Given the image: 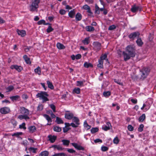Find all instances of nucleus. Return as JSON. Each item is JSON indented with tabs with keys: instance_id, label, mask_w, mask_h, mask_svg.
I'll list each match as a JSON object with an SVG mask.
<instances>
[{
	"instance_id": "obj_1",
	"label": "nucleus",
	"mask_w": 156,
	"mask_h": 156,
	"mask_svg": "<svg viewBox=\"0 0 156 156\" xmlns=\"http://www.w3.org/2000/svg\"><path fill=\"white\" fill-rule=\"evenodd\" d=\"M124 60L126 61L129 59L131 57L135 56L134 47L133 45H129L126 47V52H123Z\"/></svg>"
},
{
	"instance_id": "obj_2",
	"label": "nucleus",
	"mask_w": 156,
	"mask_h": 156,
	"mask_svg": "<svg viewBox=\"0 0 156 156\" xmlns=\"http://www.w3.org/2000/svg\"><path fill=\"white\" fill-rule=\"evenodd\" d=\"M19 112L21 115H19L18 118L20 120L25 119L27 120L30 119L28 115L30 114L29 110L23 107H20L19 108Z\"/></svg>"
},
{
	"instance_id": "obj_3",
	"label": "nucleus",
	"mask_w": 156,
	"mask_h": 156,
	"mask_svg": "<svg viewBox=\"0 0 156 156\" xmlns=\"http://www.w3.org/2000/svg\"><path fill=\"white\" fill-rule=\"evenodd\" d=\"M39 2V0H32L31 4L29 6L30 10L32 12L37 11Z\"/></svg>"
},
{
	"instance_id": "obj_4",
	"label": "nucleus",
	"mask_w": 156,
	"mask_h": 156,
	"mask_svg": "<svg viewBox=\"0 0 156 156\" xmlns=\"http://www.w3.org/2000/svg\"><path fill=\"white\" fill-rule=\"evenodd\" d=\"M36 96L37 98H39L40 99H42L43 102L49 101L48 99L47 98L48 95L46 92L41 91L38 93Z\"/></svg>"
},
{
	"instance_id": "obj_5",
	"label": "nucleus",
	"mask_w": 156,
	"mask_h": 156,
	"mask_svg": "<svg viewBox=\"0 0 156 156\" xmlns=\"http://www.w3.org/2000/svg\"><path fill=\"white\" fill-rule=\"evenodd\" d=\"M150 71V69L147 68H144L141 71V79H144L146 77Z\"/></svg>"
},
{
	"instance_id": "obj_6",
	"label": "nucleus",
	"mask_w": 156,
	"mask_h": 156,
	"mask_svg": "<svg viewBox=\"0 0 156 156\" xmlns=\"http://www.w3.org/2000/svg\"><path fill=\"white\" fill-rule=\"evenodd\" d=\"M141 10L142 7L140 6L134 5L132 6L131 11L133 13H136L138 11H140Z\"/></svg>"
},
{
	"instance_id": "obj_7",
	"label": "nucleus",
	"mask_w": 156,
	"mask_h": 156,
	"mask_svg": "<svg viewBox=\"0 0 156 156\" xmlns=\"http://www.w3.org/2000/svg\"><path fill=\"white\" fill-rule=\"evenodd\" d=\"M106 125H104L102 126V129L105 131L109 130L112 127L110 123L109 122H107Z\"/></svg>"
},
{
	"instance_id": "obj_8",
	"label": "nucleus",
	"mask_w": 156,
	"mask_h": 156,
	"mask_svg": "<svg viewBox=\"0 0 156 156\" xmlns=\"http://www.w3.org/2000/svg\"><path fill=\"white\" fill-rule=\"evenodd\" d=\"M140 35V33L138 32H135L132 33L129 35V38L133 40L135 38L138 37Z\"/></svg>"
},
{
	"instance_id": "obj_9",
	"label": "nucleus",
	"mask_w": 156,
	"mask_h": 156,
	"mask_svg": "<svg viewBox=\"0 0 156 156\" xmlns=\"http://www.w3.org/2000/svg\"><path fill=\"white\" fill-rule=\"evenodd\" d=\"M10 68L12 69H15L18 72H20L23 69L22 67L21 66L17 65H12Z\"/></svg>"
},
{
	"instance_id": "obj_10",
	"label": "nucleus",
	"mask_w": 156,
	"mask_h": 156,
	"mask_svg": "<svg viewBox=\"0 0 156 156\" xmlns=\"http://www.w3.org/2000/svg\"><path fill=\"white\" fill-rule=\"evenodd\" d=\"M71 144L76 149L79 150H83L84 148L80 145L76 143H71Z\"/></svg>"
},
{
	"instance_id": "obj_11",
	"label": "nucleus",
	"mask_w": 156,
	"mask_h": 156,
	"mask_svg": "<svg viewBox=\"0 0 156 156\" xmlns=\"http://www.w3.org/2000/svg\"><path fill=\"white\" fill-rule=\"evenodd\" d=\"M10 109L8 107H4L0 109V112L3 114H6L9 112Z\"/></svg>"
},
{
	"instance_id": "obj_12",
	"label": "nucleus",
	"mask_w": 156,
	"mask_h": 156,
	"mask_svg": "<svg viewBox=\"0 0 156 156\" xmlns=\"http://www.w3.org/2000/svg\"><path fill=\"white\" fill-rule=\"evenodd\" d=\"M48 140L50 141L51 143H53L55 142L56 139L57 137L55 136L49 135L48 136Z\"/></svg>"
},
{
	"instance_id": "obj_13",
	"label": "nucleus",
	"mask_w": 156,
	"mask_h": 156,
	"mask_svg": "<svg viewBox=\"0 0 156 156\" xmlns=\"http://www.w3.org/2000/svg\"><path fill=\"white\" fill-rule=\"evenodd\" d=\"M65 117L66 119L70 120L73 119V115L72 113H66L65 114Z\"/></svg>"
},
{
	"instance_id": "obj_14",
	"label": "nucleus",
	"mask_w": 156,
	"mask_h": 156,
	"mask_svg": "<svg viewBox=\"0 0 156 156\" xmlns=\"http://www.w3.org/2000/svg\"><path fill=\"white\" fill-rule=\"evenodd\" d=\"M16 31L18 34L22 37H23L26 35V32L25 31L23 30H19L18 29H17Z\"/></svg>"
},
{
	"instance_id": "obj_15",
	"label": "nucleus",
	"mask_w": 156,
	"mask_h": 156,
	"mask_svg": "<svg viewBox=\"0 0 156 156\" xmlns=\"http://www.w3.org/2000/svg\"><path fill=\"white\" fill-rule=\"evenodd\" d=\"M93 45L94 46V48L97 49V50H99L101 48V44L97 42H95L93 43Z\"/></svg>"
},
{
	"instance_id": "obj_16",
	"label": "nucleus",
	"mask_w": 156,
	"mask_h": 156,
	"mask_svg": "<svg viewBox=\"0 0 156 156\" xmlns=\"http://www.w3.org/2000/svg\"><path fill=\"white\" fill-rule=\"evenodd\" d=\"M81 57V55L80 54H78L76 55H73L71 56L72 59L73 60H74L75 59H79Z\"/></svg>"
},
{
	"instance_id": "obj_17",
	"label": "nucleus",
	"mask_w": 156,
	"mask_h": 156,
	"mask_svg": "<svg viewBox=\"0 0 156 156\" xmlns=\"http://www.w3.org/2000/svg\"><path fill=\"white\" fill-rule=\"evenodd\" d=\"M72 121L73 122H75L77 125L80 124L79 119L76 117H73L72 119Z\"/></svg>"
},
{
	"instance_id": "obj_18",
	"label": "nucleus",
	"mask_w": 156,
	"mask_h": 156,
	"mask_svg": "<svg viewBox=\"0 0 156 156\" xmlns=\"http://www.w3.org/2000/svg\"><path fill=\"white\" fill-rule=\"evenodd\" d=\"M85 29L87 31L91 32L94 30V28L93 27L90 26H87L85 27Z\"/></svg>"
},
{
	"instance_id": "obj_19",
	"label": "nucleus",
	"mask_w": 156,
	"mask_h": 156,
	"mask_svg": "<svg viewBox=\"0 0 156 156\" xmlns=\"http://www.w3.org/2000/svg\"><path fill=\"white\" fill-rule=\"evenodd\" d=\"M29 132L30 133H32L34 132L36 130V128L34 126H30L28 128Z\"/></svg>"
},
{
	"instance_id": "obj_20",
	"label": "nucleus",
	"mask_w": 156,
	"mask_h": 156,
	"mask_svg": "<svg viewBox=\"0 0 156 156\" xmlns=\"http://www.w3.org/2000/svg\"><path fill=\"white\" fill-rule=\"evenodd\" d=\"M52 147L59 151H62L63 150V148L59 145H53L52 146Z\"/></svg>"
},
{
	"instance_id": "obj_21",
	"label": "nucleus",
	"mask_w": 156,
	"mask_h": 156,
	"mask_svg": "<svg viewBox=\"0 0 156 156\" xmlns=\"http://www.w3.org/2000/svg\"><path fill=\"white\" fill-rule=\"evenodd\" d=\"M56 46L59 49H63L65 48V46L60 43H58L56 44Z\"/></svg>"
},
{
	"instance_id": "obj_22",
	"label": "nucleus",
	"mask_w": 156,
	"mask_h": 156,
	"mask_svg": "<svg viewBox=\"0 0 156 156\" xmlns=\"http://www.w3.org/2000/svg\"><path fill=\"white\" fill-rule=\"evenodd\" d=\"M82 8L84 9L87 10V12H88L89 13H91L90 8L88 5H85L83 6Z\"/></svg>"
},
{
	"instance_id": "obj_23",
	"label": "nucleus",
	"mask_w": 156,
	"mask_h": 156,
	"mask_svg": "<svg viewBox=\"0 0 156 156\" xmlns=\"http://www.w3.org/2000/svg\"><path fill=\"white\" fill-rule=\"evenodd\" d=\"M136 42L138 45L139 46H141L143 44L140 38H138Z\"/></svg>"
},
{
	"instance_id": "obj_24",
	"label": "nucleus",
	"mask_w": 156,
	"mask_h": 156,
	"mask_svg": "<svg viewBox=\"0 0 156 156\" xmlns=\"http://www.w3.org/2000/svg\"><path fill=\"white\" fill-rule=\"evenodd\" d=\"M90 37H86L85 39L82 41V42L85 45L88 44L90 41Z\"/></svg>"
},
{
	"instance_id": "obj_25",
	"label": "nucleus",
	"mask_w": 156,
	"mask_h": 156,
	"mask_svg": "<svg viewBox=\"0 0 156 156\" xmlns=\"http://www.w3.org/2000/svg\"><path fill=\"white\" fill-rule=\"evenodd\" d=\"M83 66L86 68H88L89 67H93V65L91 63L87 62H86L84 63Z\"/></svg>"
},
{
	"instance_id": "obj_26",
	"label": "nucleus",
	"mask_w": 156,
	"mask_h": 156,
	"mask_svg": "<svg viewBox=\"0 0 156 156\" xmlns=\"http://www.w3.org/2000/svg\"><path fill=\"white\" fill-rule=\"evenodd\" d=\"M146 118L145 115L144 114H143L140 116L138 119L139 121L140 122H143Z\"/></svg>"
},
{
	"instance_id": "obj_27",
	"label": "nucleus",
	"mask_w": 156,
	"mask_h": 156,
	"mask_svg": "<svg viewBox=\"0 0 156 156\" xmlns=\"http://www.w3.org/2000/svg\"><path fill=\"white\" fill-rule=\"evenodd\" d=\"M80 92V89L78 87L75 88L73 91V93L74 94H79Z\"/></svg>"
},
{
	"instance_id": "obj_28",
	"label": "nucleus",
	"mask_w": 156,
	"mask_h": 156,
	"mask_svg": "<svg viewBox=\"0 0 156 156\" xmlns=\"http://www.w3.org/2000/svg\"><path fill=\"white\" fill-rule=\"evenodd\" d=\"M83 126L84 128L87 130L90 129L91 128V126L88 125L86 121L84 122Z\"/></svg>"
},
{
	"instance_id": "obj_29",
	"label": "nucleus",
	"mask_w": 156,
	"mask_h": 156,
	"mask_svg": "<svg viewBox=\"0 0 156 156\" xmlns=\"http://www.w3.org/2000/svg\"><path fill=\"white\" fill-rule=\"evenodd\" d=\"M23 58L27 63L29 64H30L31 62L30 61V59L28 57L27 55H24L23 57Z\"/></svg>"
},
{
	"instance_id": "obj_30",
	"label": "nucleus",
	"mask_w": 156,
	"mask_h": 156,
	"mask_svg": "<svg viewBox=\"0 0 156 156\" xmlns=\"http://www.w3.org/2000/svg\"><path fill=\"white\" fill-rule=\"evenodd\" d=\"M48 154V151H44L41 152L39 155V156H47Z\"/></svg>"
},
{
	"instance_id": "obj_31",
	"label": "nucleus",
	"mask_w": 156,
	"mask_h": 156,
	"mask_svg": "<svg viewBox=\"0 0 156 156\" xmlns=\"http://www.w3.org/2000/svg\"><path fill=\"white\" fill-rule=\"evenodd\" d=\"M82 18V16L81 14L79 13H77L76 16V19L77 21L80 20Z\"/></svg>"
},
{
	"instance_id": "obj_32",
	"label": "nucleus",
	"mask_w": 156,
	"mask_h": 156,
	"mask_svg": "<svg viewBox=\"0 0 156 156\" xmlns=\"http://www.w3.org/2000/svg\"><path fill=\"white\" fill-rule=\"evenodd\" d=\"M75 14V12L74 10H71L69 13V16L71 18L74 17Z\"/></svg>"
},
{
	"instance_id": "obj_33",
	"label": "nucleus",
	"mask_w": 156,
	"mask_h": 156,
	"mask_svg": "<svg viewBox=\"0 0 156 156\" xmlns=\"http://www.w3.org/2000/svg\"><path fill=\"white\" fill-rule=\"evenodd\" d=\"M47 83L48 85V87L49 88H50L51 89H54V86L51 82L49 81H47Z\"/></svg>"
},
{
	"instance_id": "obj_34",
	"label": "nucleus",
	"mask_w": 156,
	"mask_h": 156,
	"mask_svg": "<svg viewBox=\"0 0 156 156\" xmlns=\"http://www.w3.org/2000/svg\"><path fill=\"white\" fill-rule=\"evenodd\" d=\"M62 142L63 145L66 146H68L70 143V141L69 140H62Z\"/></svg>"
},
{
	"instance_id": "obj_35",
	"label": "nucleus",
	"mask_w": 156,
	"mask_h": 156,
	"mask_svg": "<svg viewBox=\"0 0 156 156\" xmlns=\"http://www.w3.org/2000/svg\"><path fill=\"white\" fill-rule=\"evenodd\" d=\"M34 71L36 73H37L39 75L41 74V68L39 66L35 69Z\"/></svg>"
},
{
	"instance_id": "obj_36",
	"label": "nucleus",
	"mask_w": 156,
	"mask_h": 156,
	"mask_svg": "<svg viewBox=\"0 0 156 156\" xmlns=\"http://www.w3.org/2000/svg\"><path fill=\"white\" fill-rule=\"evenodd\" d=\"M44 116L45 118L48 122H52L51 119L48 115H44Z\"/></svg>"
},
{
	"instance_id": "obj_37",
	"label": "nucleus",
	"mask_w": 156,
	"mask_h": 156,
	"mask_svg": "<svg viewBox=\"0 0 156 156\" xmlns=\"http://www.w3.org/2000/svg\"><path fill=\"white\" fill-rule=\"evenodd\" d=\"M10 122L13 125L14 127L16 126L17 124V121L14 119H11L10 120Z\"/></svg>"
},
{
	"instance_id": "obj_38",
	"label": "nucleus",
	"mask_w": 156,
	"mask_h": 156,
	"mask_svg": "<svg viewBox=\"0 0 156 156\" xmlns=\"http://www.w3.org/2000/svg\"><path fill=\"white\" fill-rule=\"evenodd\" d=\"M54 130L57 132H60L61 131V128L58 126H55L53 128Z\"/></svg>"
},
{
	"instance_id": "obj_39",
	"label": "nucleus",
	"mask_w": 156,
	"mask_h": 156,
	"mask_svg": "<svg viewBox=\"0 0 156 156\" xmlns=\"http://www.w3.org/2000/svg\"><path fill=\"white\" fill-rule=\"evenodd\" d=\"M56 122L58 124H61L63 123V122L62 119L58 117H56Z\"/></svg>"
},
{
	"instance_id": "obj_40",
	"label": "nucleus",
	"mask_w": 156,
	"mask_h": 156,
	"mask_svg": "<svg viewBox=\"0 0 156 156\" xmlns=\"http://www.w3.org/2000/svg\"><path fill=\"white\" fill-rule=\"evenodd\" d=\"M22 132H16L12 134V136H15L16 137H18L20 135H22Z\"/></svg>"
},
{
	"instance_id": "obj_41",
	"label": "nucleus",
	"mask_w": 156,
	"mask_h": 156,
	"mask_svg": "<svg viewBox=\"0 0 156 156\" xmlns=\"http://www.w3.org/2000/svg\"><path fill=\"white\" fill-rule=\"evenodd\" d=\"M98 130V129L97 127L93 128L91 129V132L92 133H94L97 132Z\"/></svg>"
},
{
	"instance_id": "obj_42",
	"label": "nucleus",
	"mask_w": 156,
	"mask_h": 156,
	"mask_svg": "<svg viewBox=\"0 0 156 156\" xmlns=\"http://www.w3.org/2000/svg\"><path fill=\"white\" fill-rule=\"evenodd\" d=\"M76 86L78 87L83 86L84 82L82 81H77Z\"/></svg>"
},
{
	"instance_id": "obj_43",
	"label": "nucleus",
	"mask_w": 156,
	"mask_h": 156,
	"mask_svg": "<svg viewBox=\"0 0 156 156\" xmlns=\"http://www.w3.org/2000/svg\"><path fill=\"white\" fill-rule=\"evenodd\" d=\"M19 97L18 96L16 95L11 97L10 98L12 101H14L15 100H16Z\"/></svg>"
},
{
	"instance_id": "obj_44",
	"label": "nucleus",
	"mask_w": 156,
	"mask_h": 156,
	"mask_svg": "<svg viewBox=\"0 0 156 156\" xmlns=\"http://www.w3.org/2000/svg\"><path fill=\"white\" fill-rule=\"evenodd\" d=\"M37 148L32 147H30L28 149L29 150L30 152H32L34 153H36V150H37Z\"/></svg>"
},
{
	"instance_id": "obj_45",
	"label": "nucleus",
	"mask_w": 156,
	"mask_h": 156,
	"mask_svg": "<svg viewBox=\"0 0 156 156\" xmlns=\"http://www.w3.org/2000/svg\"><path fill=\"white\" fill-rule=\"evenodd\" d=\"M113 142L115 144H118L119 142V140L118 137L117 136L115 137L113 140Z\"/></svg>"
},
{
	"instance_id": "obj_46",
	"label": "nucleus",
	"mask_w": 156,
	"mask_h": 156,
	"mask_svg": "<svg viewBox=\"0 0 156 156\" xmlns=\"http://www.w3.org/2000/svg\"><path fill=\"white\" fill-rule=\"evenodd\" d=\"M99 9L100 8L97 5H96L95 13H97L98 14H99L100 13Z\"/></svg>"
},
{
	"instance_id": "obj_47",
	"label": "nucleus",
	"mask_w": 156,
	"mask_h": 156,
	"mask_svg": "<svg viewBox=\"0 0 156 156\" xmlns=\"http://www.w3.org/2000/svg\"><path fill=\"white\" fill-rule=\"evenodd\" d=\"M19 128L20 129H26V128L25 127V123L23 122L21 125H20Z\"/></svg>"
},
{
	"instance_id": "obj_48",
	"label": "nucleus",
	"mask_w": 156,
	"mask_h": 156,
	"mask_svg": "<svg viewBox=\"0 0 156 156\" xmlns=\"http://www.w3.org/2000/svg\"><path fill=\"white\" fill-rule=\"evenodd\" d=\"M110 92L109 91L104 92L103 93V95L105 97H108L110 95Z\"/></svg>"
},
{
	"instance_id": "obj_49",
	"label": "nucleus",
	"mask_w": 156,
	"mask_h": 156,
	"mask_svg": "<svg viewBox=\"0 0 156 156\" xmlns=\"http://www.w3.org/2000/svg\"><path fill=\"white\" fill-rule=\"evenodd\" d=\"M114 81L115 83H117V84H118L120 85H123L122 83L121 82V81L120 80H117L116 79H114Z\"/></svg>"
},
{
	"instance_id": "obj_50",
	"label": "nucleus",
	"mask_w": 156,
	"mask_h": 156,
	"mask_svg": "<svg viewBox=\"0 0 156 156\" xmlns=\"http://www.w3.org/2000/svg\"><path fill=\"white\" fill-rule=\"evenodd\" d=\"M13 89V87L12 86H10L6 88V90H7V92L10 91Z\"/></svg>"
},
{
	"instance_id": "obj_51",
	"label": "nucleus",
	"mask_w": 156,
	"mask_h": 156,
	"mask_svg": "<svg viewBox=\"0 0 156 156\" xmlns=\"http://www.w3.org/2000/svg\"><path fill=\"white\" fill-rule=\"evenodd\" d=\"M144 126L143 124H141L140 125L138 129V131L139 132H142L143 130V128Z\"/></svg>"
},
{
	"instance_id": "obj_52",
	"label": "nucleus",
	"mask_w": 156,
	"mask_h": 156,
	"mask_svg": "<svg viewBox=\"0 0 156 156\" xmlns=\"http://www.w3.org/2000/svg\"><path fill=\"white\" fill-rule=\"evenodd\" d=\"M50 108L52 109L53 112H56L55 111V106L53 104H51L49 105Z\"/></svg>"
},
{
	"instance_id": "obj_53",
	"label": "nucleus",
	"mask_w": 156,
	"mask_h": 156,
	"mask_svg": "<svg viewBox=\"0 0 156 156\" xmlns=\"http://www.w3.org/2000/svg\"><path fill=\"white\" fill-rule=\"evenodd\" d=\"M67 151L69 153H74L76 152L75 150L73 149H67Z\"/></svg>"
},
{
	"instance_id": "obj_54",
	"label": "nucleus",
	"mask_w": 156,
	"mask_h": 156,
	"mask_svg": "<svg viewBox=\"0 0 156 156\" xmlns=\"http://www.w3.org/2000/svg\"><path fill=\"white\" fill-rule=\"evenodd\" d=\"M108 149V148L105 146H103L101 147V150L102 151H107Z\"/></svg>"
},
{
	"instance_id": "obj_55",
	"label": "nucleus",
	"mask_w": 156,
	"mask_h": 156,
	"mask_svg": "<svg viewBox=\"0 0 156 156\" xmlns=\"http://www.w3.org/2000/svg\"><path fill=\"white\" fill-rule=\"evenodd\" d=\"M32 47H26L24 48V50L26 52H28L32 48Z\"/></svg>"
},
{
	"instance_id": "obj_56",
	"label": "nucleus",
	"mask_w": 156,
	"mask_h": 156,
	"mask_svg": "<svg viewBox=\"0 0 156 156\" xmlns=\"http://www.w3.org/2000/svg\"><path fill=\"white\" fill-rule=\"evenodd\" d=\"M45 23V21L43 20H41L38 21L37 23L39 25H41V24H44Z\"/></svg>"
},
{
	"instance_id": "obj_57",
	"label": "nucleus",
	"mask_w": 156,
	"mask_h": 156,
	"mask_svg": "<svg viewBox=\"0 0 156 156\" xmlns=\"http://www.w3.org/2000/svg\"><path fill=\"white\" fill-rule=\"evenodd\" d=\"M115 28H116V27H115V26L114 25H112V26H110L108 28V29L109 30H112L115 29Z\"/></svg>"
},
{
	"instance_id": "obj_58",
	"label": "nucleus",
	"mask_w": 156,
	"mask_h": 156,
	"mask_svg": "<svg viewBox=\"0 0 156 156\" xmlns=\"http://www.w3.org/2000/svg\"><path fill=\"white\" fill-rule=\"evenodd\" d=\"M53 30V29L51 26H49L47 29V31L48 33L51 32Z\"/></svg>"
},
{
	"instance_id": "obj_59",
	"label": "nucleus",
	"mask_w": 156,
	"mask_h": 156,
	"mask_svg": "<svg viewBox=\"0 0 156 156\" xmlns=\"http://www.w3.org/2000/svg\"><path fill=\"white\" fill-rule=\"evenodd\" d=\"M59 13L61 15H64L66 13V11L64 9H61L59 11Z\"/></svg>"
},
{
	"instance_id": "obj_60",
	"label": "nucleus",
	"mask_w": 156,
	"mask_h": 156,
	"mask_svg": "<svg viewBox=\"0 0 156 156\" xmlns=\"http://www.w3.org/2000/svg\"><path fill=\"white\" fill-rule=\"evenodd\" d=\"M128 128L129 131H132L133 130V127L130 125H129L128 126Z\"/></svg>"
},
{
	"instance_id": "obj_61",
	"label": "nucleus",
	"mask_w": 156,
	"mask_h": 156,
	"mask_svg": "<svg viewBox=\"0 0 156 156\" xmlns=\"http://www.w3.org/2000/svg\"><path fill=\"white\" fill-rule=\"evenodd\" d=\"M69 128H67L65 127L64 128H63V131L64 133L67 132L69 130Z\"/></svg>"
},
{
	"instance_id": "obj_62",
	"label": "nucleus",
	"mask_w": 156,
	"mask_h": 156,
	"mask_svg": "<svg viewBox=\"0 0 156 156\" xmlns=\"http://www.w3.org/2000/svg\"><path fill=\"white\" fill-rule=\"evenodd\" d=\"M79 125H77L76 124H75L73 122H72L70 123V126H72V127L74 128H76Z\"/></svg>"
},
{
	"instance_id": "obj_63",
	"label": "nucleus",
	"mask_w": 156,
	"mask_h": 156,
	"mask_svg": "<svg viewBox=\"0 0 156 156\" xmlns=\"http://www.w3.org/2000/svg\"><path fill=\"white\" fill-rule=\"evenodd\" d=\"M94 142L95 143H101L102 142V141L101 140L99 139H97L96 140H94Z\"/></svg>"
},
{
	"instance_id": "obj_64",
	"label": "nucleus",
	"mask_w": 156,
	"mask_h": 156,
	"mask_svg": "<svg viewBox=\"0 0 156 156\" xmlns=\"http://www.w3.org/2000/svg\"><path fill=\"white\" fill-rule=\"evenodd\" d=\"M43 108V106L42 105H39L37 108L38 110H41Z\"/></svg>"
}]
</instances>
